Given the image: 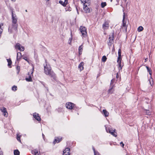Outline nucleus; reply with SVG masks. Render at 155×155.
Wrapping results in <instances>:
<instances>
[{
    "label": "nucleus",
    "mask_w": 155,
    "mask_h": 155,
    "mask_svg": "<svg viewBox=\"0 0 155 155\" xmlns=\"http://www.w3.org/2000/svg\"><path fill=\"white\" fill-rule=\"evenodd\" d=\"M12 25L9 27L8 31L11 33H15L18 31V18L16 15L14 14L13 11L12 12Z\"/></svg>",
    "instance_id": "nucleus-1"
},
{
    "label": "nucleus",
    "mask_w": 155,
    "mask_h": 155,
    "mask_svg": "<svg viewBox=\"0 0 155 155\" xmlns=\"http://www.w3.org/2000/svg\"><path fill=\"white\" fill-rule=\"evenodd\" d=\"M44 72L46 75L53 78V79H55V74L51 70V67L49 65L46 64V65L44 66Z\"/></svg>",
    "instance_id": "nucleus-2"
},
{
    "label": "nucleus",
    "mask_w": 155,
    "mask_h": 155,
    "mask_svg": "<svg viewBox=\"0 0 155 155\" xmlns=\"http://www.w3.org/2000/svg\"><path fill=\"white\" fill-rule=\"evenodd\" d=\"M114 31H112L109 36V37L108 39V41L107 43L108 45L109 46H111L114 43Z\"/></svg>",
    "instance_id": "nucleus-3"
},
{
    "label": "nucleus",
    "mask_w": 155,
    "mask_h": 155,
    "mask_svg": "<svg viewBox=\"0 0 155 155\" xmlns=\"http://www.w3.org/2000/svg\"><path fill=\"white\" fill-rule=\"evenodd\" d=\"M118 60L117 61V62L118 63V64L119 65V70H121L122 69V68L123 65H122L121 64V51L120 49H119L118 51Z\"/></svg>",
    "instance_id": "nucleus-4"
},
{
    "label": "nucleus",
    "mask_w": 155,
    "mask_h": 155,
    "mask_svg": "<svg viewBox=\"0 0 155 155\" xmlns=\"http://www.w3.org/2000/svg\"><path fill=\"white\" fill-rule=\"evenodd\" d=\"M125 14L124 12L123 19L122 20V28L124 31L125 32H126L127 31V25L126 24L127 23V21L125 19Z\"/></svg>",
    "instance_id": "nucleus-5"
},
{
    "label": "nucleus",
    "mask_w": 155,
    "mask_h": 155,
    "mask_svg": "<svg viewBox=\"0 0 155 155\" xmlns=\"http://www.w3.org/2000/svg\"><path fill=\"white\" fill-rule=\"evenodd\" d=\"M80 30L83 36L86 37L87 35V32L85 27L82 26H81L80 28Z\"/></svg>",
    "instance_id": "nucleus-6"
},
{
    "label": "nucleus",
    "mask_w": 155,
    "mask_h": 155,
    "mask_svg": "<svg viewBox=\"0 0 155 155\" xmlns=\"http://www.w3.org/2000/svg\"><path fill=\"white\" fill-rule=\"evenodd\" d=\"M32 71L31 73H28V77H27L26 78V80L28 81H31L32 80V78L33 77V75L32 74L33 73L34 71V68H32Z\"/></svg>",
    "instance_id": "nucleus-7"
},
{
    "label": "nucleus",
    "mask_w": 155,
    "mask_h": 155,
    "mask_svg": "<svg viewBox=\"0 0 155 155\" xmlns=\"http://www.w3.org/2000/svg\"><path fill=\"white\" fill-rule=\"evenodd\" d=\"M15 48L18 49L20 51H23L25 50L24 47L21 46L19 43H17L15 46Z\"/></svg>",
    "instance_id": "nucleus-8"
},
{
    "label": "nucleus",
    "mask_w": 155,
    "mask_h": 155,
    "mask_svg": "<svg viewBox=\"0 0 155 155\" xmlns=\"http://www.w3.org/2000/svg\"><path fill=\"white\" fill-rule=\"evenodd\" d=\"M88 5H86L85 4L83 5V8L84 11L86 13H89L91 11V9L87 6Z\"/></svg>",
    "instance_id": "nucleus-9"
},
{
    "label": "nucleus",
    "mask_w": 155,
    "mask_h": 155,
    "mask_svg": "<svg viewBox=\"0 0 155 155\" xmlns=\"http://www.w3.org/2000/svg\"><path fill=\"white\" fill-rule=\"evenodd\" d=\"M74 105V104L71 102H69L66 104V107L68 109L71 110L73 109Z\"/></svg>",
    "instance_id": "nucleus-10"
},
{
    "label": "nucleus",
    "mask_w": 155,
    "mask_h": 155,
    "mask_svg": "<svg viewBox=\"0 0 155 155\" xmlns=\"http://www.w3.org/2000/svg\"><path fill=\"white\" fill-rule=\"evenodd\" d=\"M70 149L68 148H66L63 152V155H70Z\"/></svg>",
    "instance_id": "nucleus-11"
},
{
    "label": "nucleus",
    "mask_w": 155,
    "mask_h": 155,
    "mask_svg": "<svg viewBox=\"0 0 155 155\" xmlns=\"http://www.w3.org/2000/svg\"><path fill=\"white\" fill-rule=\"evenodd\" d=\"M0 110L3 113L5 117H7L8 115V114L6 111V108L4 107H3L1 108Z\"/></svg>",
    "instance_id": "nucleus-12"
},
{
    "label": "nucleus",
    "mask_w": 155,
    "mask_h": 155,
    "mask_svg": "<svg viewBox=\"0 0 155 155\" xmlns=\"http://www.w3.org/2000/svg\"><path fill=\"white\" fill-rule=\"evenodd\" d=\"M33 116L38 121H40L41 119L40 117L39 116V114L36 113L33 114Z\"/></svg>",
    "instance_id": "nucleus-13"
},
{
    "label": "nucleus",
    "mask_w": 155,
    "mask_h": 155,
    "mask_svg": "<svg viewBox=\"0 0 155 155\" xmlns=\"http://www.w3.org/2000/svg\"><path fill=\"white\" fill-rule=\"evenodd\" d=\"M109 27V24L108 22L106 21L103 25V29L106 30L108 29Z\"/></svg>",
    "instance_id": "nucleus-14"
},
{
    "label": "nucleus",
    "mask_w": 155,
    "mask_h": 155,
    "mask_svg": "<svg viewBox=\"0 0 155 155\" xmlns=\"http://www.w3.org/2000/svg\"><path fill=\"white\" fill-rule=\"evenodd\" d=\"M22 57H24V55H22L21 54L20 52H18L17 53L16 60L18 61H19Z\"/></svg>",
    "instance_id": "nucleus-15"
},
{
    "label": "nucleus",
    "mask_w": 155,
    "mask_h": 155,
    "mask_svg": "<svg viewBox=\"0 0 155 155\" xmlns=\"http://www.w3.org/2000/svg\"><path fill=\"white\" fill-rule=\"evenodd\" d=\"M114 85H111L110 86V88L108 91V92L109 94H112L114 91Z\"/></svg>",
    "instance_id": "nucleus-16"
},
{
    "label": "nucleus",
    "mask_w": 155,
    "mask_h": 155,
    "mask_svg": "<svg viewBox=\"0 0 155 155\" xmlns=\"http://www.w3.org/2000/svg\"><path fill=\"white\" fill-rule=\"evenodd\" d=\"M59 3L64 6H66L68 3V0H64V2L61 0H60L59 1Z\"/></svg>",
    "instance_id": "nucleus-17"
},
{
    "label": "nucleus",
    "mask_w": 155,
    "mask_h": 155,
    "mask_svg": "<svg viewBox=\"0 0 155 155\" xmlns=\"http://www.w3.org/2000/svg\"><path fill=\"white\" fill-rule=\"evenodd\" d=\"M112 131H110V130H109V133H110L111 135H113L115 137H116L117 136V135L116 133L115 132V129H112Z\"/></svg>",
    "instance_id": "nucleus-18"
},
{
    "label": "nucleus",
    "mask_w": 155,
    "mask_h": 155,
    "mask_svg": "<svg viewBox=\"0 0 155 155\" xmlns=\"http://www.w3.org/2000/svg\"><path fill=\"white\" fill-rule=\"evenodd\" d=\"M84 63L83 62H81L78 66V68L80 71H82L84 69Z\"/></svg>",
    "instance_id": "nucleus-19"
},
{
    "label": "nucleus",
    "mask_w": 155,
    "mask_h": 155,
    "mask_svg": "<svg viewBox=\"0 0 155 155\" xmlns=\"http://www.w3.org/2000/svg\"><path fill=\"white\" fill-rule=\"evenodd\" d=\"M62 140L61 138L59 137H57L55 139V140L53 142L54 144H55L56 143H58L61 141Z\"/></svg>",
    "instance_id": "nucleus-20"
},
{
    "label": "nucleus",
    "mask_w": 155,
    "mask_h": 155,
    "mask_svg": "<svg viewBox=\"0 0 155 155\" xmlns=\"http://www.w3.org/2000/svg\"><path fill=\"white\" fill-rule=\"evenodd\" d=\"M103 112L105 117H107L108 116L109 113L106 110H103Z\"/></svg>",
    "instance_id": "nucleus-21"
},
{
    "label": "nucleus",
    "mask_w": 155,
    "mask_h": 155,
    "mask_svg": "<svg viewBox=\"0 0 155 155\" xmlns=\"http://www.w3.org/2000/svg\"><path fill=\"white\" fill-rule=\"evenodd\" d=\"M83 50V46L82 45H81L79 46L78 48L79 54L81 55L82 54V51Z\"/></svg>",
    "instance_id": "nucleus-22"
},
{
    "label": "nucleus",
    "mask_w": 155,
    "mask_h": 155,
    "mask_svg": "<svg viewBox=\"0 0 155 155\" xmlns=\"http://www.w3.org/2000/svg\"><path fill=\"white\" fill-rule=\"evenodd\" d=\"M14 153L15 155H19L20 152L18 150H15Z\"/></svg>",
    "instance_id": "nucleus-23"
},
{
    "label": "nucleus",
    "mask_w": 155,
    "mask_h": 155,
    "mask_svg": "<svg viewBox=\"0 0 155 155\" xmlns=\"http://www.w3.org/2000/svg\"><path fill=\"white\" fill-rule=\"evenodd\" d=\"M143 28L142 26H139L137 28V31L138 32H140L143 30Z\"/></svg>",
    "instance_id": "nucleus-24"
},
{
    "label": "nucleus",
    "mask_w": 155,
    "mask_h": 155,
    "mask_svg": "<svg viewBox=\"0 0 155 155\" xmlns=\"http://www.w3.org/2000/svg\"><path fill=\"white\" fill-rule=\"evenodd\" d=\"M81 2L83 3V5L85 4L89 5V3L87 2L86 0H81Z\"/></svg>",
    "instance_id": "nucleus-25"
},
{
    "label": "nucleus",
    "mask_w": 155,
    "mask_h": 155,
    "mask_svg": "<svg viewBox=\"0 0 155 155\" xmlns=\"http://www.w3.org/2000/svg\"><path fill=\"white\" fill-rule=\"evenodd\" d=\"M106 5V3L105 2H103L101 3V6L102 8H104Z\"/></svg>",
    "instance_id": "nucleus-26"
},
{
    "label": "nucleus",
    "mask_w": 155,
    "mask_h": 155,
    "mask_svg": "<svg viewBox=\"0 0 155 155\" xmlns=\"http://www.w3.org/2000/svg\"><path fill=\"white\" fill-rule=\"evenodd\" d=\"M107 59V58L106 57V56H104L102 57V61H103L104 62H105L106 61Z\"/></svg>",
    "instance_id": "nucleus-27"
},
{
    "label": "nucleus",
    "mask_w": 155,
    "mask_h": 155,
    "mask_svg": "<svg viewBox=\"0 0 155 155\" xmlns=\"http://www.w3.org/2000/svg\"><path fill=\"white\" fill-rule=\"evenodd\" d=\"M105 128H106V131L107 132H109V130H110V131H112V129H112V128H108V127H106L105 126Z\"/></svg>",
    "instance_id": "nucleus-28"
},
{
    "label": "nucleus",
    "mask_w": 155,
    "mask_h": 155,
    "mask_svg": "<svg viewBox=\"0 0 155 155\" xmlns=\"http://www.w3.org/2000/svg\"><path fill=\"white\" fill-rule=\"evenodd\" d=\"M2 26H3V24L2 23H0V36L2 31V29L1 28V27Z\"/></svg>",
    "instance_id": "nucleus-29"
},
{
    "label": "nucleus",
    "mask_w": 155,
    "mask_h": 155,
    "mask_svg": "<svg viewBox=\"0 0 155 155\" xmlns=\"http://www.w3.org/2000/svg\"><path fill=\"white\" fill-rule=\"evenodd\" d=\"M7 61L8 62V65L10 66L12 64V62L10 59H7Z\"/></svg>",
    "instance_id": "nucleus-30"
},
{
    "label": "nucleus",
    "mask_w": 155,
    "mask_h": 155,
    "mask_svg": "<svg viewBox=\"0 0 155 155\" xmlns=\"http://www.w3.org/2000/svg\"><path fill=\"white\" fill-rule=\"evenodd\" d=\"M33 151L34 152V155H39V153H38L37 150H34Z\"/></svg>",
    "instance_id": "nucleus-31"
},
{
    "label": "nucleus",
    "mask_w": 155,
    "mask_h": 155,
    "mask_svg": "<svg viewBox=\"0 0 155 155\" xmlns=\"http://www.w3.org/2000/svg\"><path fill=\"white\" fill-rule=\"evenodd\" d=\"M93 150L94 151V155H100L99 153L97 151H95L94 148H93Z\"/></svg>",
    "instance_id": "nucleus-32"
},
{
    "label": "nucleus",
    "mask_w": 155,
    "mask_h": 155,
    "mask_svg": "<svg viewBox=\"0 0 155 155\" xmlns=\"http://www.w3.org/2000/svg\"><path fill=\"white\" fill-rule=\"evenodd\" d=\"M145 113L147 115H150V112L149 110H147L146 111Z\"/></svg>",
    "instance_id": "nucleus-33"
},
{
    "label": "nucleus",
    "mask_w": 155,
    "mask_h": 155,
    "mask_svg": "<svg viewBox=\"0 0 155 155\" xmlns=\"http://www.w3.org/2000/svg\"><path fill=\"white\" fill-rule=\"evenodd\" d=\"M71 8L70 7L68 8H66V11H71Z\"/></svg>",
    "instance_id": "nucleus-34"
},
{
    "label": "nucleus",
    "mask_w": 155,
    "mask_h": 155,
    "mask_svg": "<svg viewBox=\"0 0 155 155\" xmlns=\"http://www.w3.org/2000/svg\"><path fill=\"white\" fill-rule=\"evenodd\" d=\"M12 90L13 91H15L17 90V87L16 86H14L12 88Z\"/></svg>",
    "instance_id": "nucleus-35"
},
{
    "label": "nucleus",
    "mask_w": 155,
    "mask_h": 155,
    "mask_svg": "<svg viewBox=\"0 0 155 155\" xmlns=\"http://www.w3.org/2000/svg\"><path fill=\"white\" fill-rule=\"evenodd\" d=\"M23 57V58L24 59L25 61H27L28 62V61L27 60V57H26L24 55V57Z\"/></svg>",
    "instance_id": "nucleus-36"
},
{
    "label": "nucleus",
    "mask_w": 155,
    "mask_h": 155,
    "mask_svg": "<svg viewBox=\"0 0 155 155\" xmlns=\"http://www.w3.org/2000/svg\"><path fill=\"white\" fill-rule=\"evenodd\" d=\"M114 82V80H112L111 81V83L110 84V86L111 85H114L113 84V83Z\"/></svg>",
    "instance_id": "nucleus-37"
},
{
    "label": "nucleus",
    "mask_w": 155,
    "mask_h": 155,
    "mask_svg": "<svg viewBox=\"0 0 155 155\" xmlns=\"http://www.w3.org/2000/svg\"><path fill=\"white\" fill-rule=\"evenodd\" d=\"M72 37H71V38H70L69 39V41H70V42H69V44H71V41L72 40Z\"/></svg>",
    "instance_id": "nucleus-38"
},
{
    "label": "nucleus",
    "mask_w": 155,
    "mask_h": 155,
    "mask_svg": "<svg viewBox=\"0 0 155 155\" xmlns=\"http://www.w3.org/2000/svg\"><path fill=\"white\" fill-rule=\"evenodd\" d=\"M146 68L148 72L151 71V70L150 69H149L148 67L147 66Z\"/></svg>",
    "instance_id": "nucleus-39"
},
{
    "label": "nucleus",
    "mask_w": 155,
    "mask_h": 155,
    "mask_svg": "<svg viewBox=\"0 0 155 155\" xmlns=\"http://www.w3.org/2000/svg\"><path fill=\"white\" fill-rule=\"evenodd\" d=\"M17 139L18 140H19L20 142L21 141L20 140V137H18V135L17 136Z\"/></svg>",
    "instance_id": "nucleus-40"
},
{
    "label": "nucleus",
    "mask_w": 155,
    "mask_h": 155,
    "mask_svg": "<svg viewBox=\"0 0 155 155\" xmlns=\"http://www.w3.org/2000/svg\"><path fill=\"white\" fill-rule=\"evenodd\" d=\"M120 144L121 145H121V146L122 147H124V144L123 143V142H121L120 143Z\"/></svg>",
    "instance_id": "nucleus-41"
},
{
    "label": "nucleus",
    "mask_w": 155,
    "mask_h": 155,
    "mask_svg": "<svg viewBox=\"0 0 155 155\" xmlns=\"http://www.w3.org/2000/svg\"><path fill=\"white\" fill-rule=\"evenodd\" d=\"M0 155H3V153L1 150V148H0Z\"/></svg>",
    "instance_id": "nucleus-42"
},
{
    "label": "nucleus",
    "mask_w": 155,
    "mask_h": 155,
    "mask_svg": "<svg viewBox=\"0 0 155 155\" xmlns=\"http://www.w3.org/2000/svg\"><path fill=\"white\" fill-rule=\"evenodd\" d=\"M151 71H149V74H150V75H151Z\"/></svg>",
    "instance_id": "nucleus-43"
},
{
    "label": "nucleus",
    "mask_w": 155,
    "mask_h": 155,
    "mask_svg": "<svg viewBox=\"0 0 155 155\" xmlns=\"http://www.w3.org/2000/svg\"><path fill=\"white\" fill-rule=\"evenodd\" d=\"M12 1H13V2H15V0H11Z\"/></svg>",
    "instance_id": "nucleus-44"
},
{
    "label": "nucleus",
    "mask_w": 155,
    "mask_h": 155,
    "mask_svg": "<svg viewBox=\"0 0 155 155\" xmlns=\"http://www.w3.org/2000/svg\"><path fill=\"white\" fill-rule=\"evenodd\" d=\"M117 77H118V74H117Z\"/></svg>",
    "instance_id": "nucleus-45"
},
{
    "label": "nucleus",
    "mask_w": 155,
    "mask_h": 155,
    "mask_svg": "<svg viewBox=\"0 0 155 155\" xmlns=\"http://www.w3.org/2000/svg\"><path fill=\"white\" fill-rule=\"evenodd\" d=\"M117 77H118V74H117Z\"/></svg>",
    "instance_id": "nucleus-46"
},
{
    "label": "nucleus",
    "mask_w": 155,
    "mask_h": 155,
    "mask_svg": "<svg viewBox=\"0 0 155 155\" xmlns=\"http://www.w3.org/2000/svg\"><path fill=\"white\" fill-rule=\"evenodd\" d=\"M17 68L18 69V67H17Z\"/></svg>",
    "instance_id": "nucleus-47"
},
{
    "label": "nucleus",
    "mask_w": 155,
    "mask_h": 155,
    "mask_svg": "<svg viewBox=\"0 0 155 155\" xmlns=\"http://www.w3.org/2000/svg\"><path fill=\"white\" fill-rule=\"evenodd\" d=\"M42 135H43V137H44V134H42Z\"/></svg>",
    "instance_id": "nucleus-48"
},
{
    "label": "nucleus",
    "mask_w": 155,
    "mask_h": 155,
    "mask_svg": "<svg viewBox=\"0 0 155 155\" xmlns=\"http://www.w3.org/2000/svg\"><path fill=\"white\" fill-rule=\"evenodd\" d=\"M46 1H48L49 0H45Z\"/></svg>",
    "instance_id": "nucleus-49"
},
{
    "label": "nucleus",
    "mask_w": 155,
    "mask_h": 155,
    "mask_svg": "<svg viewBox=\"0 0 155 155\" xmlns=\"http://www.w3.org/2000/svg\"><path fill=\"white\" fill-rule=\"evenodd\" d=\"M125 2H126L127 0H124Z\"/></svg>",
    "instance_id": "nucleus-50"
},
{
    "label": "nucleus",
    "mask_w": 155,
    "mask_h": 155,
    "mask_svg": "<svg viewBox=\"0 0 155 155\" xmlns=\"http://www.w3.org/2000/svg\"><path fill=\"white\" fill-rule=\"evenodd\" d=\"M147 60V58L146 59H145V60L146 61Z\"/></svg>",
    "instance_id": "nucleus-51"
},
{
    "label": "nucleus",
    "mask_w": 155,
    "mask_h": 155,
    "mask_svg": "<svg viewBox=\"0 0 155 155\" xmlns=\"http://www.w3.org/2000/svg\"><path fill=\"white\" fill-rule=\"evenodd\" d=\"M112 0H110L111 2H112Z\"/></svg>",
    "instance_id": "nucleus-52"
}]
</instances>
